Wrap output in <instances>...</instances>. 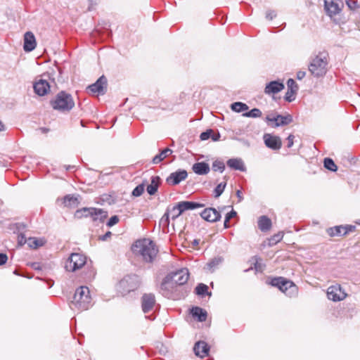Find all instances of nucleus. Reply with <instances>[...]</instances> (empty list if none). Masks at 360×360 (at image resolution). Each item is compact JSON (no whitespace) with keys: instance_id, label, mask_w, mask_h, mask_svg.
Segmentation results:
<instances>
[{"instance_id":"55","label":"nucleus","mask_w":360,"mask_h":360,"mask_svg":"<svg viewBox=\"0 0 360 360\" xmlns=\"http://www.w3.org/2000/svg\"><path fill=\"white\" fill-rule=\"evenodd\" d=\"M305 75H306V72L299 71L297 73V79L300 80V79H303L305 77Z\"/></svg>"},{"instance_id":"19","label":"nucleus","mask_w":360,"mask_h":360,"mask_svg":"<svg viewBox=\"0 0 360 360\" xmlns=\"http://www.w3.org/2000/svg\"><path fill=\"white\" fill-rule=\"evenodd\" d=\"M36 45L37 43L34 34L31 32H27L24 35V50L27 52H30L35 49Z\"/></svg>"},{"instance_id":"44","label":"nucleus","mask_w":360,"mask_h":360,"mask_svg":"<svg viewBox=\"0 0 360 360\" xmlns=\"http://www.w3.org/2000/svg\"><path fill=\"white\" fill-rule=\"evenodd\" d=\"M212 169L214 171H219L223 172L225 169V165L221 161H214L212 164Z\"/></svg>"},{"instance_id":"29","label":"nucleus","mask_w":360,"mask_h":360,"mask_svg":"<svg viewBox=\"0 0 360 360\" xmlns=\"http://www.w3.org/2000/svg\"><path fill=\"white\" fill-rule=\"evenodd\" d=\"M93 213H95V207H84L76 211L75 216L77 218L88 217L91 218Z\"/></svg>"},{"instance_id":"34","label":"nucleus","mask_w":360,"mask_h":360,"mask_svg":"<svg viewBox=\"0 0 360 360\" xmlns=\"http://www.w3.org/2000/svg\"><path fill=\"white\" fill-rule=\"evenodd\" d=\"M249 107L244 103L235 102L231 105V109L236 112H241L248 110Z\"/></svg>"},{"instance_id":"51","label":"nucleus","mask_w":360,"mask_h":360,"mask_svg":"<svg viewBox=\"0 0 360 360\" xmlns=\"http://www.w3.org/2000/svg\"><path fill=\"white\" fill-rule=\"evenodd\" d=\"M276 13L274 11L269 10V11H267L266 13V18L268 20H270L274 19L276 17Z\"/></svg>"},{"instance_id":"22","label":"nucleus","mask_w":360,"mask_h":360,"mask_svg":"<svg viewBox=\"0 0 360 360\" xmlns=\"http://www.w3.org/2000/svg\"><path fill=\"white\" fill-rule=\"evenodd\" d=\"M177 205H179V208H180V212H182V213L186 210H195L205 207V205L202 203L192 201H181L178 202Z\"/></svg>"},{"instance_id":"48","label":"nucleus","mask_w":360,"mask_h":360,"mask_svg":"<svg viewBox=\"0 0 360 360\" xmlns=\"http://www.w3.org/2000/svg\"><path fill=\"white\" fill-rule=\"evenodd\" d=\"M119 221V217L117 215L111 217L107 222V226L111 227L115 225Z\"/></svg>"},{"instance_id":"60","label":"nucleus","mask_w":360,"mask_h":360,"mask_svg":"<svg viewBox=\"0 0 360 360\" xmlns=\"http://www.w3.org/2000/svg\"><path fill=\"white\" fill-rule=\"evenodd\" d=\"M255 269H256V270H257V271H258V270L259 269V264H258V262H257V261L256 262V263H255Z\"/></svg>"},{"instance_id":"59","label":"nucleus","mask_w":360,"mask_h":360,"mask_svg":"<svg viewBox=\"0 0 360 360\" xmlns=\"http://www.w3.org/2000/svg\"><path fill=\"white\" fill-rule=\"evenodd\" d=\"M347 4H348V6H349V8H354V7L356 6V2H354V1H353V2L352 3V4H349V3H347Z\"/></svg>"},{"instance_id":"38","label":"nucleus","mask_w":360,"mask_h":360,"mask_svg":"<svg viewBox=\"0 0 360 360\" xmlns=\"http://www.w3.org/2000/svg\"><path fill=\"white\" fill-rule=\"evenodd\" d=\"M195 290V293L200 296H204L206 294L210 295H211V293H208V292H207V290H208L207 285H206L205 284H203V283L198 284L196 286Z\"/></svg>"},{"instance_id":"53","label":"nucleus","mask_w":360,"mask_h":360,"mask_svg":"<svg viewBox=\"0 0 360 360\" xmlns=\"http://www.w3.org/2000/svg\"><path fill=\"white\" fill-rule=\"evenodd\" d=\"M8 257L4 253H0V266L6 263Z\"/></svg>"},{"instance_id":"13","label":"nucleus","mask_w":360,"mask_h":360,"mask_svg":"<svg viewBox=\"0 0 360 360\" xmlns=\"http://www.w3.org/2000/svg\"><path fill=\"white\" fill-rule=\"evenodd\" d=\"M266 121L267 122H274V127H278L280 126L287 125L291 123L292 122V117L290 115H276L273 117H271V115H268L266 117Z\"/></svg>"},{"instance_id":"35","label":"nucleus","mask_w":360,"mask_h":360,"mask_svg":"<svg viewBox=\"0 0 360 360\" xmlns=\"http://www.w3.org/2000/svg\"><path fill=\"white\" fill-rule=\"evenodd\" d=\"M63 203L66 207L74 206L77 203V198L73 195H67L63 198Z\"/></svg>"},{"instance_id":"1","label":"nucleus","mask_w":360,"mask_h":360,"mask_svg":"<svg viewBox=\"0 0 360 360\" xmlns=\"http://www.w3.org/2000/svg\"><path fill=\"white\" fill-rule=\"evenodd\" d=\"M131 250L139 259L146 263H152L158 253L155 243L148 238L136 240Z\"/></svg>"},{"instance_id":"24","label":"nucleus","mask_w":360,"mask_h":360,"mask_svg":"<svg viewBox=\"0 0 360 360\" xmlns=\"http://www.w3.org/2000/svg\"><path fill=\"white\" fill-rule=\"evenodd\" d=\"M191 313L193 317L196 318L200 322H203L207 319V311L199 307H193L191 310Z\"/></svg>"},{"instance_id":"18","label":"nucleus","mask_w":360,"mask_h":360,"mask_svg":"<svg viewBox=\"0 0 360 360\" xmlns=\"http://www.w3.org/2000/svg\"><path fill=\"white\" fill-rule=\"evenodd\" d=\"M34 92L39 96H44L50 91L49 83L44 79H40L34 84Z\"/></svg>"},{"instance_id":"3","label":"nucleus","mask_w":360,"mask_h":360,"mask_svg":"<svg viewBox=\"0 0 360 360\" xmlns=\"http://www.w3.org/2000/svg\"><path fill=\"white\" fill-rule=\"evenodd\" d=\"M328 53L319 52L311 58L309 65V71L316 77L323 76L327 71Z\"/></svg>"},{"instance_id":"33","label":"nucleus","mask_w":360,"mask_h":360,"mask_svg":"<svg viewBox=\"0 0 360 360\" xmlns=\"http://www.w3.org/2000/svg\"><path fill=\"white\" fill-rule=\"evenodd\" d=\"M224 259L221 257H216L212 259L207 264V268L210 272H213L214 269L222 263Z\"/></svg>"},{"instance_id":"58","label":"nucleus","mask_w":360,"mask_h":360,"mask_svg":"<svg viewBox=\"0 0 360 360\" xmlns=\"http://www.w3.org/2000/svg\"><path fill=\"white\" fill-rule=\"evenodd\" d=\"M237 197L239 198V200H242V193L240 191H237L236 192Z\"/></svg>"},{"instance_id":"50","label":"nucleus","mask_w":360,"mask_h":360,"mask_svg":"<svg viewBox=\"0 0 360 360\" xmlns=\"http://www.w3.org/2000/svg\"><path fill=\"white\" fill-rule=\"evenodd\" d=\"M295 92H292V91H287L285 95V99L288 101L291 102L295 100V97L293 95L295 94Z\"/></svg>"},{"instance_id":"36","label":"nucleus","mask_w":360,"mask_h":360,"mask_svg":"<svg viewBox=\"0 0 360 360\" xmlns=\"http://www.w3.org/2000/svg\"><path fill=\"white\" fill-rule=\"evenodd\" d=\"M160 225L162 226L164 231L169 232V214L168 212H165L161 218Z\"/></svg>"},{"instance_id":"30","label":"nucleus","mask_w":360,"mask_h":360,"mask_svg":"<svg viewBox=\"0 0 360 360\" xmlns=\"http://www.w3.org/2000/svg\"><path fill=\"white\" fill-rule=\"evenodd\" d=\"M107 212L100 208H95V213L91 215V219L94 221L103 222L107 217Z\"/></svg>"},{"instance_id":"10","label":"nucleus","mask_w":360,"mask_h":360,"mask_svg":"<svg viewBox=\"0 0 360 360\" xmlns=\"http://www.w3.org/2000/svg\"><path fill=\"white\" fill-rule=\"evenodd\" d=\"M327 297L330 300L338 302L343 300L347 297V294L342 290L340 285L336 284L328 288Z\"/></svg>"},{"instance_id":"21","label":"nucleus","mask_w":360,"mask_h":360,"mask_svg":"<svg viewBox=\"0 0 360 360\" xmlns=\"http://www.w3.org/2000/svg\"><path fill=\"white\" fill-rule=\"evenodd\" d=\"M284 89V84L279 81H272L266 84L264 93L266 94H275L281 91Z\"/></svg>"},{"instance_id":"4","label":"nucleus","mask_w":360,"mask_h":360,"mask_svg":"<svg viewBox=\"0 0 360 360\" xmlns=\"http://www.w3.org/2000/svg\"><path fill=\"white\" fill-rule=\"evenodd\" d=\"M51 105L55 110L65 112L72 109L75 106V102L71 94L65 91H60L51 101Z\"/></svg>"},{"instance_id":"54","label":"nucleus","mask_w":360,"mask_h":360,"mask_svg":"<svg viewBox=\"0 0 360 360\" xmlns=\"http://www.w3.org/2000/svg\"><path fill=\"white\" fill-rule=\"evenodd\" d=\"M294 139H295V136L292 134H290L288 136V137L287 138V140H288V146H287L288 148H290L292 146L293 143H294Z\"/></svg>"},{"instance_id":"14","label":"nucleus","mask_w":360,"mask_h":360,"mask_svg":"<svg viewBox=\"0 0 360 360\" xmlns=\"http://www.w3.org/2000/svg\"><path fill=\"white\" fill-rule=\"evenodd\" d=\"M107 79L101 76L94 84L88 86L89 91L94 94H104L106 90Z\"/></svg>"},{"instance_id":"27","label":"nucleus","mask_w":360,"mask_h":360,"mask_svg":"<svg viewBox=\"0 0 360 360\" xmlns=\"http://www.w3.org/2000/svg\"><path fill=\"white\" fill-rule=\"evenodd\" d=\"M220 134L219 132H214L212 129H207L205 131L201 133L200 138L202 141H205L209 139H212L214 141H217L220 139Z\"/></svg>"},{"instance_id":"17","label":"nucleus","mask_w":360,"mask_h":360,"mask_svg":"<svg viewBox=\"0 0 360 360\" xmlns=\"http://www.w3.org/2000/svg\"><path fill=\"white\" fill-rule=\"evenodd\" d=\"M200 216L205 220L210 222H215L221 219L220 213L214 208H206L201 213Z\"/></svg>"},{"instance_id":"2","label":"nucleus","mask_w":360,"mask_h":360,"mask_svg":"<svg viewBox=\"0 0 360 360\" xmlns=\"http://www.w3.org/2000/svg\"><path fill=\"white\" fill-rule=\"evenodd\" d=\"M91 306H92V299L89 288L80 286L77 288L70 304V308L73 310L84 311L87 310Z\"/></svg>"},{"instance_id":"25","label":"nucleus","mask_w":360,"mask_h":360,"mask_svg":"<svg viewBox=\"0 0 360 360\" xmlns=\"http://www.w3.org/2000/svg\"><path fill=\"white\" fill-rule=\"evenodd\" d=\"M227 165L231 169L239 170L241 172H244L246 169L243 160L240 158L229 159L227 161Z\"/></svg>"},{"instance_id":"47","label":"nucleus","mask_w":360,"mask_h":360,"mask_svg":"<svg viewBox=\"0 0 360 360\" xmlns=\"http://www.w3.org/2000/svg\"><path fill=\"white\" fill-rule=\"evenodd\" d=\"M28 245L32 248H37L41 245V243H39V240L34 238H29Z\"/></svg>"},{"instance_id":"45","label":"nucleus","mask_w":360,"mask_h":360,"mask_svg":"<svg viewBox=\"0 0 360 360\" xmlns=\"http://www.w3.org/2000/svg\"><path fill=\"white\" fill-rule=\"evenodd\" d=\"M288 91H292V92L296 93L298 90V86L292 79H289L287 82Z\"/></svg>"},{"instance_id":"42","label":"nucleus","mask_w":360,"mask_h":360,"mask_svg":"<svg viewBox=\"0 0 360 360\" xmlns=\"http://www.w3.org/2000/svg\"><path fill=\"white\" fill-rule=\"evenodd\" d=\"M236 214H237L236 212L234 211L233 210H232L230 212L226 214V215L225 217L224 223V226L225 229H227L229 227V221L231 220V219L236 217Z\"/></svg>"},{"instance_id":"56","label":"nucleus","mask_w":360,"mask_h":360,"mask_svg":"<svg viewBox=\"0 0 360 360\" xmlns=\"http://www.w3.org/2000/svg\"><path fill=\"white\" fill-rule=\"evenodd\" d=\"M111 234L110 231H108L105 235L101 236L100 238L102 240H105L108 238L110 237Z\"/></svg>"},{"instance_id":"12","label":"nucleus","mask_w":360,"mask_h":360,"mask_svg":"<svg viewBox=\"0 0 360 360\" xmlns=\"http://www.w3.org/2000/svg\"><path fill=\"white\" fill-rule=\"evenodd\" d=\"M141 309L144 314L153 310L155 304V297L153 293H144L141 297Z\"/></svg>"},{"instance_id":"40","label":"nucleus","mask_w":360,"mask_h":360,"mask_svg":"<svg viewBox=\"0 0 360 360\" xmlns=\"http://www.w3.org/2000/svg\"><path fill=\"white\" fill-rule=\"evenodd\" d=\"M226 186V182H221L219 184L217 187L214 188V198H219L224 192Z\"/></svg>"},{"instance_id":"46","label":"nucleus","mask_w":360,"mask_h":360,"mask_svg":"<svg viewBox=\"0 0 360 360\" xmlns=\"http://www.w3.org/2000/svg\"><path fill=\"white\" fill-rule=\"evenodd\" d=\"M145 189L143 184L138 185L132 191V195L134 196L138 197L142 195Z\"/></svg>"},{"instance_id":"9","label":"nucleus","mask_w":360,"mask_h":360,"mask_svg":"<svg viewBox=\"0 0 360 360\" xmlns=\"http://www.w3.org/2000/svg\"><path fill=\"white\" fill-rule=\"evenodd\" d=\"M343 6L342 0H324V9L330 17L340 13Z\"/></svg>"},{"instance_id":"57","label":"nucleus","mask_w":360,"mask_h":360,"mask_svg":"<svg viewBox=\"0 0 360 360\" xmlns=\"http://www.w3.org/2000/svg\"><path fill=\"white\" fill-rule=\"evenodd\" d=\"M6 128L4 123L0 120V131H5Z\"/></svg>"},{"instance_id":"37","label":"nucleus","mask_w":360,"mask_h":360,"mask_svg":"<svg viewBox=\"0 0 360 360\" xmlns=\"http://www.w3.org/2000/svg\"><path fill=\"white\" fill-rule=\"evenodd\" d=\"M324 167L331 171V172H335L338 169L337 165L335 164L334 161L329 158H326L324 159L323 161Z\"/></svg>"},{"instance_id":"5","label":"nucleus","mask_w":360,"mask_h":360,"mask_svg":"<svg viewBox=\"0 0 360 360\" xmlns=\"http://www.w3.org/2000/svg\"><path fill=\"white\" fill-rule=\"evenodd\" d=\"M141 284V278L136 274H130L124 276L119 283V288L123 295L137 290Z\"/></svg>"},{"instance_id":"8","label":"nucleus","mask_w":360,"mask_h":360,"mask_svg":"<svg viewBox=\"0 0 360 360\" xmlns=\"http://www.w3.org/2000/svg\"><path fill=\"white\" fill-rule=\"evenodd\" d=\"M86 262L84 255L80 253H72L65 264V268L68 271L74 272L81 269Z\"/></svg>"},{"instance_id":"28","label":"nucleus","mask_w":360,"mask_h":360,"mask_svg":"<svg viewBox=\"0 0 360 360\" xmlns=\"http://www.w3.org/2000/svg\"><path fill=\"white\" fill-rule=\"evenodd\" d=\"M271 221L266 216H261L258 219V227L262 231H266L271 229Z\"/></svg>"},{"instance_id":"7","label":"nucleus","mask_w":360,"mask_h":360,"mask_svg":"<svg viewBox=\"0 0 360 360\" xmlns=\"http://www.w3.org/2000/svg\"><path fill=\"white\" fill-rule=\"evenodd\" d=\"M176 290L177 285L172 281V278L166 276L160 285V293L169 299L177 300L179 296L176 292Z\"/></svg>"},{"instance_id":"39","label":"nucleus","mask_w":360,"mask_h":360,"mask_svg":"<svg viewBox=\"0 0 360 360\" xmlns=\"http://www.w3.org/2000/svg\"><path fill=\"white\" fill-rule=\"evenodd\" d=\"M262 111L259 108H255L252 109L249 112H244L243 114V116L246 117L257 118V117H260L262 116Z\"/></svg>"},{"instance_id":"23","label":"nucleus","mask_w":360,"mask_h":360,"mask_svg":"<svg viewBox=\"0 0 360 360\" xmlns=\"http://www.w3.org/2000/svg\"><path fill=\"white\" fill-rule=\"evenodd\" d=\"M192 169L198 175L207 174L210 171L209 165L205 162L195 163L192 167Z\"/></svg>"},{"instance_id":"32","label":"nucleus","mask_w":360,"mask_h":360,"mask_svg":"<svg viewBox=\"0 0 360 360\" xmlns=\"http://www.w3.org/2000/svg\"><path fill=\"white\" fill-rule=\"evenodd\" d=\"M172 153V150L169 148H165L162 150L159 154L156 155L153 159V164H158L162 161L165 158Z\"/></svg>"},{"instance_id":"11","label":"nucleus","mask_w":360,"mask_h":360,"mask_svg":"<svg viewBox=\"0 0 360 360\" xmlns=\"http://www.w3.org/2000/svg\"><path fill=\"white\" fill-rule=\"evenodd\" d=\"M172 278V281L176 285H182L187 283L189 278V273L187 269H181L176 272H172L167 275Z\"/></svg>"},{"instance_id":"52","label":"nucleus","mask_w":360,"mask_h":360,"mask_svg":"<svg viewBox=\"0 0 360 360\" xmlns=\"http://www.w3.org/2000/svg\"><path fill=\"white\" fill-rule=\"evenodd\" d=\"M27 242L26 238L23 234H20L18 236V243L20 245H23Z\"/></svg>"},{"instance_id":"6","label":"nucleus","mask_w":360,"mask_h":360,"mask_svg":"<svg viewBox=\"0 0 360 360\" xmlns=\"http://www.w3.org/2000/svg\"><path fill=\"white\" fill-rule=\"evenodd\" d=\"M271 284L272 286L277 287L281 292L289 297L295 295L297 292L296 285L292 281L283 277L273 278Z\"/></svg>"},{"instance_id":"62","label":"nucleus","mask_w":360,"mask_h":360,"mask_svg":"<svg viewBox=\"0 0 360 360\" xmlns=\"http://www.w3.org/2000/svg\"><path fill=\"white\" fill-rule=\"evenodd\" d=\"M147 318H150V319H153V318H150V316H146Z\"/></svg>"},{"instance_id":"16","label":"nucleus","mask_w":360,"mask_h":360,"mask_svg":"<svg viewBox=\"0 0 360 360\" xmlns=\"http://www.w3.org/2000/svg\"><path fill=\"white\" fill-rule=\"evenodd\" d=\"M264 141L265 145L272 150H278L281 148L282 143L278 136L266 134L264 135Z\"/></svg>"},{"instance_id":"61","label":"nucleus","mask_w":360,"mask_h":360,"mask_svg":"<svg viewBox=\"0 0 360 360\" xmlns=\"http://www.w3.org/2000/svg\"><path fill=\"white\" fill-rule=\"evenodd\" d=\"M198 243H199V242H198V240H194V241H193L194 245H198Z\"/></svg>"},{"instance_id":"15","label":"nucleus","mask_w":360,"mask_h":360,"mask_svg":"<svg viewBox=\"0 0 360 360\" xmlns=\"http://www.w3.org/2000/svg\"><path fill=\"white\" fill-rule=\"evenodd\" d=\"M188 176V173L184 169H179L170 174L167 178L166 181L171 185H177L181 181L185 180Z\"/></svg>"},{"instance_id":"20","label":"nucleus","mask_w":360,"mask_h":360,"mask_svg":"<svg viewBox=\"0 0 360 360\" xmlns=\"http://www.w3.org/2000/svg\"><path fill=\"white\" fill-rule=\"evenodd\" d=\"M193 351L197 356L203 358L208 354L210 347L206 342L198 341L195 344Z\"/></svg>"},{"instance_id":"31","label":"nucleus","mask_w":360,"mask_h":360,"mask_svg":"<svg viewBox=\"0 0 360 360\" xmlns=\"http://www.w3.org/2000/svg\"><path fill=\"white\" fill-rule=\"evenodd\" d=\"M326 231L328 234L331 237L345 236L343 235V232H345L343 225L328 228Z\"/></svg>"},{"instance_id":"26","label":"nucleus","mask_w":360,"mask_h":360,"mask_svg":"<svg viewBox=\"0 0 360 360\" xmlns=\"http://www.w3.org/2000/svg\"><path fill=\"white\" fill-rule=\"evenodd\" d=\"M160 184V178L158 176H153L151 177L150 184L147 186V192L150 195H154L159 187Z\"/></svg>"},{"instance_id":"43","label":"nucleus","mask_w":360,"mask_h":360,"mask_svg":"<svg viewBox=\"0 0 360 360\" xmlns=\"http://www.w3.org/2000/svg\"><path fill=\"white\" fill-rule=\"evenodd\" d=\"M283 237V233L281 232H279L276 234H274L271 238L269 239V245H274L281 241Z\"/></svg>"},{"instance_id":"49","label":"nucleus","mask_w":360,"mask_h":360,"mask_svg":"<svg viewBox=\"0 0 360 360\" xmlns=\"http://www.w3.org/2000/svg\"><path fill=\"white\" fill-rule=\"evenodd\" d=\"M345 232H343V235H347L350 232H354L356 231V226L354 225H345L344 226Z\"/></svg>"},{"instance_id":"41","label":"nucleus","mask_w":360,"mask_h":360,"mask_svg":"<svg viewBox=\"0 0 360 360\" xmlns=\"http://www.w3.org/2000/svg\"><path fill=\"white\" fill-rule=\"evenodd\" d=\"M169 217L171 216L172 219L175 220L177 217H179L182 214V212H180V208H179V205L176 204L169 211Z\"/></svg>"}]
</instances>
